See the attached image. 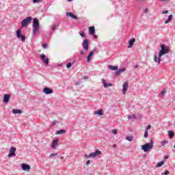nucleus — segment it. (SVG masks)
Masks as SVG:
<instances>
[{"label":"nucleus","instance_id":"1","mask_svg":"<svg viewBox=\"0 0 175 175\" xmlns=\"http://www.w3.org/2000/svg\"><path fill=\"white\" fill-rule=\"evenodd\" d=\"M168 53H170V49L168 46H166L165 44H162L161 45V50L159 53V56H157V55H154V62H157L158 65L161 64V61L163 55H165V54H168Z\"/></svg>","mask_w":175,"mask_h":175},{"label":"nucleus","instance_id":"2","mask_svg":"<svg viewBox=\"0 0 175 175\" xmlns=\"http://www.w3.org/2000/svg\"><path fill=\"white\" fill-rule=\"evenodd\" d=\"M153 147L154 141H152V139H151L149 143H146V144L142 146V150H143L144 152H148L149 150H152Z\"/></svg>","mask_w":175,"mask_h":175},{"label":"nucleus","instance_id":"3","mask_svg":"<svg viewBox=\"0 0 175 175\" xmlns=\"http://www.w3.org/2000/svg\"><path fill=\"white\" fill-rule=\"evenodd\" d=\"M40 29L39 19L35 18L33 19V35L35 36L38 33Z\"/></svg>","mask_w":175,"mask_h":175},{"label":"nucleus","instance_id":"4","mask_svg":"<svg viewBox=\"0 0 175 175\" xmlns=\"http://www.w3.org/2000/svg\"><path fill=\"white\" fill-rule=\"evenodd\" d=\"M31 23H32V17L29 16L25 18L21 22L22 27L25 28V27H28Z\"/></svg>","mask_w":175,"mask_h":175},{"label":"nucleus","instance_id":"5","mask_svg":"<svg viewBox=\"0 0 175 175\" xmlns=\"http://www.w3.org/2000/svg\"><path fill=\"white\" fill-rule=\"evenodd\" d=\"M16 37L18 39H21L22 42H25L26 38H25V36L21 33V29H18L16 30Z\"/></svg>","mask_w":175,"mask_h":175},{"label":"nucleus","instance_id":"6","mask_svg":"<svg viewBox=\"0 0 175 175\" xmlns=\"http://www.w3.org/2000/svg\"><path fill=\"white\" fill-rule=\"evenodd\" d=\"M82 46L83 47V50H85V51H88V49H90V42L88 39L83 40Z\"/></svg>","mask_w":175,"mask_h":175},{"label":"nucleus","instance_id":"7","mask_svg":"<svg viewBox=\"0 0 175 175\" xmlns=\"http://www.w3.org/2000/svg\"><path fill=\"white\" fill-rule=\"evenodd\" d=\"M16 148L14 146H12L10 149V153L8 154V158H12V157L16 156Z\"/></svg>","mask_w":175,"mask_h":175},{"label":"nucleus","instance_id":"8","mask_svg":"<svg viewBox=\"0 0 175 175\" xmlns=\"http://www.w3.org/2000/svg\"><path fill=\"white\" fill-rule=\"evenodd\" d=\"M98 155H102V152L97 149L94 152L90 153L88 157H90V158H95V157H98Z\"/></svg>","mask_w":175,"mask_h":175},{"label":"nucleus","instance_id":"9","mask_svg":"<svg viewBox=\"0 0 175 175\" xmlns=\"http://www.w3.org/2000/svg\"><path fill=\"white\" fill-rule=\"evenodd\" d=\"M21 169L24 172H29L31 170V165L27 163H22L21 164Z\"/></svg>","mask_w":175,"mask_h":175},{"label":"nucleus","instance_id":"10","mask_svg":"<svg viewBox=\"0 0 175 175\" xmlns=\"http://www.w3.org/2000/svg\"><path fill=\"white\" fill-rule=\"evenodd\" d=\"M42 91H43L44 94H45L46 95H50V94H53V92H54L53 89H51L50 88H47V87L44 88Z\"/></svg>","mask_w":175,"mask_h":175},{"label":"nucleus","instance_id":"11","mask_svg":"<svg viewBox=\"0 0 175 175\" xmlns=\"http://www.w3.org/2000/svg\"><path fill=\"white\" fill-rule=\"evenodd\" d=\"M129 83L128 82H124L122 85V94L123 95H125L126 94V91H128V85Z\"/></svg>","mask_w":175,"mask_h":175},{"label":"nucleus","instance_id":"12","mask_svg":"<svg viewBox=\"0 0 175 175\" xmlns=\"http://www.w3.org/2000/svg\"><path fill=\"white\" fill-rule=\"evenodd\" d=\"M89 35H92L94 38H96V36H95V27L91 26L89 27Z\"/></svg>","mask_w":175,"mask_h":175},{"label":"nucleus","instance_id":"13","mask_svg":"<svg viewBox=\"0 0 175 175\" xmlns=\"http://www.w3.org/2000/svg\"><path fill=\"white\" fill-rule=\"evenodd\" d=\"M126 70V68H120L119 70H116V71L114 72V77H117V76H120V73H122V72H125Z\"/></svg>","mask_w":175,"mask_h":175},{"label":"nucleus","instance_id":"14","mask_svg":"<svg viewBox=\"0 0 175 175\" xmlns=\"http://www.w3.org/2000/svg\"><path fill=\"white\" fill-rule=\"evenodd\" d=\"M40 59H42V62L45 64V65L49 64V58H46V55L42 54L40 55Z\"/></svg>","mask_w":175,"mask_h":175},{"label":"nucleus","instance_id":"15","mask_svg":"<svg viewBox=\"0 0 175 175\" xmlns=\"http://www.w3.org/2000/svg\"><path fill=\"white\" fill-rule=\"evenodd\" d=\"M135 42H136V39L135 38H131L129 41L128 49H131V48L133 47V44H135Z\"/></svg>","mask_w":175,"mask_h":175},{"label":"nucleus","instance_id":"16","mask_svg":"<svg viewBox=\"0 0 175 175\" xmlns=\"http://www.w3.org/2000/svg\"><path fill=\"white\" fill-rule=\"evenodd\" d=\"M10 94H5L3 96V103H8L9 100H10Z\"/></svg>","mask_w":175,"mask_h":175},{"label":"nucleus","instance_id":"17","mask_svg":"<svg viewBox=\"0 0 175 175\" xmlns=\"http://www.w3.org/2000/svg\"><path fill=\"white\" fill-rule=\"evenodd\" d=\"M58 146V139H55L53 140L51 144V147L53 150H55V147Z\"/></svg>","mask_w":175,"mask_h":175},{"label":"nucleus","instance_id":"18","mask_svg":"<svg viewBox=\"0 0 175 175\" xmlns=\"http://www.w3.org/2000/svg\"><path fill=\"white\" fill-rule=\"evenodd\" d=\"M92 55H94V51H91L88 55L86 62H91V58H92Z\"/></svg>","mask_w":175,"mask_h":175},{"label":"nucleus","instance_id":"19","mask_svg":"<svg viewBox=\"0 0 175 175\" xmlns=\"http://www.w3.org/2000/svg\"><path fill=\"white\" fill-rule=\"evenodd\" d=\"M66 16L68 17H71V18H74L75 20H77V16L75 15L72 12H66Z\"/></svg>","mask_w":175,"mask_h":175},{"label":"nucleus","instance_id":"20","mask_svg":"<svg viewBox=\"0 0 175 175\" xmlns=\"http://www.w3.org/2000/svg\"><path fill=\"white\" fill-rule=\"evenodd\" d=\"M94 114L97 115V116H103V109H100V110H98V111H94Z\"/></svg>","mask_w":175,"mask_h":175},{"label":"nucleus","instance_id":"21","mask_svg":"<svg viewBox=\"0 0 175 175\" xmlns=\"http://www.w3.org/2000/svg\"><path fill=\"white\" fill-rule=\"evenodd\" d=\"M108 68L110 69V70H118V66H117L109 65Z\"/></svg>","mask_w":175,"mask_h":175},{"label":"nucleus","instance_id":"22","mask_svg":"<svg viewBox=\"0 0 175 175\" xmlns=\"http://www.w3.org/2000/svg\"><path fill=\"white\" fill-rule=\"evenodd\" d=\"M13 114H22L23 111L21 109H12Z\"/></svg>","mask_w":175,"mask_h":175},{"label":"nucleus","instance_id":"23","mask_svg":"<svg viewBox=\"0 0 175 175\" xmlns=\"http://www.w3.org/2000/svg\"><path fill=\"white\" fill-rule=\"evenodd\" d=\"M168 137L170 139H173L174 137V132L173 131H168Z\"/></svg>","mask_w":175,"mask_h":175},{"label":"nucleus","instance_id":"24","mask_svg":"<svg viewBox=\"0 0 175 175\" xmlns=\"http://www.w3.org/2000/svg\"><path fill=\"white\" fill-rule=\"evenodd\" d=\"M172 20H173V15H169L168 16V18L167 21H165L164 22L165 24H169V23H170V21H172Z\"/></svg>","mask_w":175,"mask_h":175},{"label":"nucleus","instance_id":"25","mask_svg":"<svg viewBox=\"0 0 175 175\" xmlns=\"http://www.w3.org/2000/svg\"><path fill=\"white\" fill-rule=\"evenodd\" d=\"M66 131L64 129H60L56 132V135H62V133H66Z\"/></svg>","mask_w":175,"mask_h":175},{"label":"nucleus","instance_id":"26","mask_svg":"<svg viewBox=\"0 0 175 175\" xmlns=\"http://www.w3.org/2000/svg\"><path fill=\"white\" fill-rule=\"evenodd\" d=\"M165 163V161H161L157 163L156 167H161V166H163V164Z\"/></svg>","mask_w":175,"mask_h":175},{"label":"nucleus","instance_id":"27","mask_svg":"<svg viewBox=\"0 0 175 175\" xmlns=\"http://www.w3.org/2000/svg\"><path fill=\"white\" fill-rule=\"evenodd\" d=\"M126 140H128V142H133V135L127 136Z\"/></svg>","mask_w":175,"mask_h":175},{"label":"nucleus","instance_id":"28","mask_svg":"<svg viewBox=\"0 0 175 175\" xmlns=\"http://www.w3.org/2000/svg\"><path fill=\"white\" fill-rule=\"evenodd\" d=\"M101 81L104 85V88H106V86L107 85V83H106V80H105V79L102 78Z\"/></svg>","mask_w":175,"mask_h":175},{"label":"nucleus","instance_id":"29","mask_svg":"<svg viewBox=\"0 0 175 175\" xmlns=\"http://www.w3.org/2000/svg\"><path fill=\"white\" fill-rule=\"evenodd\" d=\"M79 35L81 36V38H85V34L84 33V31H79Z\"/></svg>","mask_w":175,"mask_h":175},{"label":"nucleus","instance_id":"30","mask_svg":"<svg viewBox=\"0 0 175 175\" xmlns=\"http://www.w3.org/2000/svg\"><path fill=\"white\" fill-rule=\"evenodd\" d=\"M58 155V153H51L49 156V158H54V157H57Z\"/></svg>","mask_w":175,"mask_h":175},{"label":"nucleus","instance_id":"31","mask_svg":"<svg viewBox=\"0 0 175 175\" xmlns=\"http://www.w3.org/2000/svg\"><path fill=\"white\" fill-rule=\"evenodd\" d=\"M144 137H145V139H147V137H148V131L147 130L145 131Z\"/></svg>","mask_w":175,"mask_h":175},{"label":"nucleus","instance_id":"32","mask_svg":"<svg viewBox=\"0 0 175 175\" xmlns=\"http://www.w3.org/2000/svg\"><path fill=\"white\" fill-rule=\"evenodd\" d=\"M167 143H168V142L166 141V140L162 141V142H161V146H163L164 144H167Z\"/></svg>","mask_w":175,"mask_h":175},{"label":"nucleus","instance_id":"33","mask_svg":"<svg viewBox=\"0 0 175 175\" xmlns=\"http://www.w3.org/2000/svg\"><path fill=\"white\" fill-rule=\"evenodd\" d=\"M170 174V172H169L168 170H166V171H165L164 172H163L162 174H161V175H168V174Z\"/></svg>","mask_w":175,"mask_h":175},{"label":"nucleus","instance_id":"34","mask_svg":"<svg viewBox=\"0 0 175 175\" xmlns=\"http://www.w3.org/2000/svg\"><path fill=\"white\" fill-rule=\"evenodd\" d=\"M72 63L71 62H70V63H68L67 64H66V68H68V69H69L70 68H72Z\"/></svg>","mask_w":175,"mask_h":175},{"label":"nucleus","instance_id":"35","mask_svg":"<svg viewBox=\"0 0 175 175\" xmlns=\"http://www.w3.org/2000/svg\"><path fill=\"white\" fill-rule=\"evenodd\" d=\"M51 29H53V31H55V29H57V25H53L52 26Z\"/></svg>","mask_w":175,"mask_h":175},{"label":"nucleus","instance_id":"36","mask_svg":"<svg viewBox=\"0 0 175 175\" xmlns=\"http://www.w3.org/2000/svg\"><path fill=\"white\" fill-rule=\"evenodd\" d=\"M107 87H113V83H107L106 88H107Z\"/></svg>","mask_w":175,"mask_h":175},{"label":"nucleus","instance_id":"37","mask_svg":"<svg viewBox=\"0 0 175 175\" xmlns=\"http://www.w3.org/2000/svg\"><path fill=\"white\" fill-rule=\"evenodd\" d=\"M42 49H47V44L46 43H44L42 44Z\"/></svg>","mask_w":175,"mask_h":175},{"label":"nucleus","instance_id":"38","mask_svg":"<svg viewBox=\"0 0 175 175\" xmlns=\"http://www.w3.org/2000/svg\"><path fill=\"white\" fill-rule=\"evenodd\" d=\"M57 124H58V121L57 120L52 122V125H57Z\"/></svg>","mask_w":175,"mask_h":175},{"label":"nucleus","instance_id":"39","mask_svg":"<svg viewBox=\"0 0 175 175\" xmlns=\"http://www.w3.org/2000/svg\"><path fill=\"white\" fill-rule=\"evenodd\" d=\"M169 13V11L165 10L162 12V14H167Z\"/></svg>","mask_w":175,"mask_h":175},{"label":"nucleus","instance_id":"40","mask_svg":"<svg viewBox=\"0 0 175 175\" xmlns=\"http://www.w3.org/2000/svg\"><path fill=\"white\" fill-rule=\"evenodd\" d=\"M148 129H151V124L147 126L146 131H148Z\"/></svg>","mask_w":175,"mask_h":175},{"label":"nucleus","instance_id":"41","mask_svg":"<svg viewBox=\"0 0 175 175\" xmlns=\"http://www.w3.org/2000/svg\"><path fill=\"white\" fill-rule=\"evenodd\" d=\"M39 2H40V0H33V3H38Z\"/></svg>","mask_w":175,"mask_h":175},{"label":"nucleus","instance_id":"42","mask_svg":"<svg viewBox=\"0 0 175 175\" xmlns=\"http://www.w3.org/2000/svg\"><path fill=\"white\" fill-rule=\"evenodd\" d=\"M81 84V82H80V81L75 82V85H80Z\"/></svg>","mask_w":175,"mask_h":175},{"label":"nucleus","instance_id":"43","mask_svg":"<svg viewBox=\"0 0 175 175\" xmlns=\"http://www.w3.org/2000/svg\"><path fill=\"white\" fill-rule=\"evenodd\" d=\"M112 133H113V135H117V130L116 129H113L112 131Z\"/></svg>","mask_w":175,"mask_h":175},{"label":"nucleus","instance_id":"44","mask_svg":"<svg viewBox=\"0 0 175 175\" xmlns=\"http://www.w3.org/2000/svg\"><path fill=\"white\" fill-rule=\"evenodd\" d=\"M161 95H165V94H166V90H163L161 92Z\"/></svg>","mask_w":175,"mask_h":175},{"label":"nucleus","instance_id":"45","mask_svg":"<svg viewBox=\"0 0 175 175\" xmlns=\"http://www.w3.org/2000/svg\"><path fill=\"white\" fill-rule=\"evenodd\" d=\"M166 159H169V156L164 157V161H166Z\"/></svg>","mask_w":175,"mask_h":175},{"label":"nucleus","instance_id":"46","mask_svg":"<svg viewBox=\"0 0 175 175\" xmlns=\"http://www.w3.org/2000/svg\"><path fill=\"white\" fill-rule=\"evenodd\" d=\"M90 163H91V161L88 160V161H86V165H90Z\"/></svg>","mask_w":175,"mask_h":175},{"label":"nucleus","instance_id":"47","mask_svg":"<svg viewBox=\"0 0 175 175\" xmlns=\"http://www.w3.org/2000/svg\"><path fill=\"white\" fill-rule=\"evenodd\" d=\"M80 53H81V55H84V54H85L84 51H81V52H80Z\"/></svg>","mask_w":175,"mask_h":175},{"label":"nucleus","instance_id":"48","mask_svg":"<svg viewBox=\"0 0 175 175\" xmlns=\"http://www.w3.org/2000/svg\"><path fill=\"white\" fill-rule=\"evenodd\" d=\"M83 79H84L85 80H88L89 77L84 76V77H83Z\"/></svg>","mask_w":175,"mask_h":175},{"label":"nucleus","instance_id":"49","mask_svg":"<svg viewBox=\"0 0 175 175\" xmlns=\"http://www.w3.org/2000/svg\"><path fill=\"white\" fill-rule=\"evenodd\" d=\"M144 12V13H148V10L147 8H146Z\"/></svg>","mask_w":175,"mask_h":175},{"label":"nucleus","instance_id":"50","mask_svg":"<svg viewBox=\"0 0 175 175\" xmlns=\"http://www.w3.org/2000/svg\"><path fill=\"white\" fill-rule=\"evenodd\" d=\"M131 118H132V116H128V119H129V120H131Z\"/></svg>","mask_w":175,"mask_h":175},{"label":"nucleus","instance_id":"51","mask_svg":"<svg viewBox=\"0 0 175 175\" xmlns=\"http://www.w3.org/2000/svg\"><path fill=\"white\" fill-rule=\"evenodd\" d=\"M85 158H91V157H88V154H85Z\"/></svg>","mask_w":175,"mask_h":175},{"label":"nucleus","instance_id":"52","mask_svg":"<svg viewBox=\"0 0 175 175\" xmlns=\"http://www.w3.org/2000/svg\"><path fill=\"white\" fill-rule=\"evenodd\" d=\"M113 147V148H116V147H117V144H114Z\"/></svg>","mask_w":175,"mask_h":175},{"label":"nucleus","instance_id":"53","mask_svg":"<svg viewBox=\"0 0 175 175\" xmlns=\"http://www.w3.org/2000/svg\"><path fill=\"white\" fill-rule=\"evenodd\" d=\"M135 68H139V65L136 64V65L135 66Z\"/></svg>","mask_w":175,"mask_h":175},{"label":"nucleus","instance_id":"54","mask_svg":"<svg viewBox=\"0 0 175 175\" xmlns=\"http://www.w3.org/2000/svg\"><path fill=\"white\" fill-rule=\"evenodd\" d=\"M159 1H161L162 2H166V1H167V0H159Z\"/></svg>","mask_w":175,"mask_h":175},{"label":"nucleus","instance_id":"55","mask_svg":"<svg viewBox=\"0 0 175 175\" xmlns=\"http://www.w3.org/2000/svg\"><path fill=\"white\" fill-rule=\"evenodd\" d=\"M68 1V2H72V1H73V0H67Z\"/></svg>","mask_w":175,"mask_h":175},{"label":"nucleus","instance_id":"56","mask_svg":"<svg viewBox=\"0 0 175 175\" xmlns=\"http://www.w3.org/2000/svg\"><path fill=\"white\" fill-rule=\"evenodd\" d=\"M146 155H144L142 157L146 158Z\"/></svg>","mask_w":175,"mask_h":175},{"label":"nucleus","instance_id":"57","mask_svg":"<svg viewBox=\"0 0 175 175\" xmlns=\"http://www.w3.org/2000/svg\"><path fill=\"white\" fill-rule=\"evenodd\" d=\"M59 66H62V64H59Z\"/></svg>","mask_w":175,"mask_h":175},{"label":"nucleus","instance_id":"58","mask_svg":"<svg viewBox=\"0 0 175 175\" xmlns=\"http://www.w3.org/2000/svg\"><path fill=\"white\" fill-rule=\"evenodd\" d=\"M133 117H135V115H133Z\"/></svg>","mask_w":175,"mask_h":175},{"label":"nucleus","instance_id":"59","mask_svg":"<svg viewBox=\"0 0 175 175\" xmlns=\"http://www.w3.org/2000/svg\"><path fill=\"white\" fill-rule=\"evenodd\" d=\"M62 159H64V157H62Z\"/></svg>","mask_w":175,"mask_h":175}]
</instances>
